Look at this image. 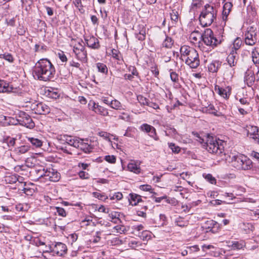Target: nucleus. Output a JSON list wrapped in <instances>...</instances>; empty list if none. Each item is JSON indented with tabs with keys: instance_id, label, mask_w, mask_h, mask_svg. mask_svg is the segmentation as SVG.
<instances>
[{
	"instance_id": "33",
	"label": "nucleus",
	"mask_w": 259,
	"mask_h": 259,
	"mask_svg": "<svg viewBox=\"0 0 259 259\" xmlns=\"http://www.w3.org/2000/svg\"><path fill=\"white\" fill-rule=\"evenodd\" d=\"M28 140L35 147H40L42 145L41 141L37 138H29Z\"/></svg>"
},
{
	"instance_id": "53",
	"label": "nucleus",
	"mask_w": 259,
	"mask_h": 259,
	"mask_svg": "<svg viewBox=\"0 0 259 259\" xmlns=\"http://www.w3.org/2000/svg\"><path fill=\"white\" fill-rule=\"evenodd\" d=\"M49 93L48 95L50 98H53V99H57L59 97V94L56 92H53L49 90H48Z\"/></svg>"
},
{
	"instance_id": "51",
	"label": "nucleus",
	"mask_w": 259,
	"mask_h": 259,
	"mask_svg": "<svg viewBox=\"0 0 259 259\" xmlns=\"http://www.w3.org/2000/svg\"><path fill=\"white\" fill-rule=\"evenodd\" d=\"M56 209L59 215L63 217L66 216V212L63 208L61 207H56Z\"/></svg>"
},
{
	"instance_id": "28",
	"label": "nucleus",
	"mask_w": 259,
	"mask_h": 259,
	"mask_svg": "<svg viewBox=\"0 0 259 259\" xmlns=\"http://www.w3.org/2000/svg\"><path fill=\"white\" fill-rule=\"evenodd\" d=\"M194 48L190 47L188 46H184L181 48L180 52L181 54V57H186L191 52V50H193Z\"/></svg>"
},
{
	"instance_id": "62",
	"label": "nucleus",
	"mask_w": 259,
	"mask_h": 259,
	"mask_svg": "<svg viewBox=\"0 0 259 259\" xmlns=\"http://www.w3.org/2000/svg\"><path fill=\"white\" fill-rule=\"evenodd\" d=\"M140 189L145 191H150L152 189V187L149 185H143L140 186Z\"/></svg>"
},
{
	"instance_id": "20",
	"label": "nucleus",
	"mask_w": 259,
	"mask_h": 259,
	"mask_svg": "<svg viewBox=\"0 0 259 259\" xmlns=\"http://www.w3.org/2000/svg\"><path fill=\"white\" fill-rule=\"evenodd\" d=\"M128 169L135 174H138L141 172L140 164H137L135 161H132L127 165Z\"/></svg>"
},
{
	"instance_id": "17",
	"label": "nucleus",
	"mask_w": 259,
	"mask_h": 259,
	"mask_svg": "<svg viewBox=\"0 0 259 259\" xmlns=\"http://www.w3.org/2000/svg\"><path fill=\"white\" fill-rule=\"evenodd\" d=\"M233 4L231 2H226L224 4L223 11V20L225 22L227 21L228 16L231 11Z\"/></svg>"
},
{
	"instance_id": "24",
	"label": "nucleus",
	"mask_w": 259,
	"mask_h": 259,
	"mask_svg": "<svg viewBox=\"0 0 259 259\" xmlns=\"http://www.w3.org/2000/svg\"><path fill=\"white\" fill-rule=\"evenodd\" d=\"M29 149L30 147L27 145H25L16 148L14 150V152L17 155H20L26 153Z\"/></svg>"
},
{
	"instance_id": "64",
	"label": "nucleus",
	"mask_w": 259,
	"mask_h": 259,
	"mask_svg": "<svg viewBox=\"0 0 259 259\" xmlns=\"http://www.w3.org/2000/svg\"><path fill=\"white\" fill-rule=\"evenodd\" d=\"M18 34L19 35H23L24 34V33H25V29L24 28V27L23 26H20L18 28H17V31Z\"/></svg>"
},
{
	"instance_id": "34",
	"label": "nucleus",
	"mask_w": 259,
	"mask_h": 259,
	"mask_svg": "<svg viewBox=\"0 0 259 259\" xmlns=\"http://www.w3.org/2000/svg\"><path fill=\"white\" fill-rule=\"evenodd\" d=\"M110 107L116 110H121L122 108L121 104L117 100H113L111 101Z\"/></svg>"
},
{
	"instance_id": "41",
	"label": "nucleus",
	"mask_w": 259,
	"mask_h": 259,
	"mask_svg": "<svg viewBox=\"0 0 259 259\" xmlns=\"http://www.w3.org/2000/svg\"><path fill=\"white\" fill-rule=\"evenodd\" d=\"M0 58H3L11 63L13 62L14 61L13 57L11 54L9 53L1 54Z\"/></svg>"
},
{
	"instance_id": "13",
	"label": "nucleus",
	"mask_w": 259,
	"mask_h": 259,
	"mask_svg": "<svg viewBox=\"0 0 259 259\" xmlns=\"http://www.w3.org/2000/svg\"><path fill=\"white\" fill-rule=\"evenodd\" d=\"M84 40L89 48L98 49L100 47L99 40L93 36L85 37Z\"/></svg>"
},
{
	"instance_id": "8",
	"label": "nucleus",
	"mask_w": 259,
	"mask_h": 259,
	"mask_svg": "<svg viewBox=\"0 0 259 259\" xmlns=\"http://www.w3.org/2000/svg\"><path fill=\"white\" fill-rule=\"evenodd\" d=\"M185 63L191 68H196L200 64V60L197 51L193 49L186 57Z\"/></svg>"
},
{
	"instance_id": "55",
	"label": "nucleus",
	"mask_w": 259,
	"mask_h": 259,
	"mask_svg": "<svg viewBox=\"0 0 259 259\" xmlns=\"http://www.w3.org/2000/svg\"><path fill=\"white\" fill-rule=\"evenodd\" d=\"M165 200L168 203H170V199L166 195L155 198V201L156 202H160L162 200Z\"/></svg>"
},
{
	"instance_id": "16",
	"label": "nucleus",
	"mask_w": 259,
	"mask_h": 259,
	"mask_svg": "<svg viewBox=\"0 0 259 259\" xmlns=\"http://www.w3.org/2000/svg\"><path fill=\"white\" fill-rule=\"evenodd\" d=\"M255 77L252 70L248 69L245 73L244 81L248 86L252 85L254 81Z\"/></svg>"
},
{
	"instance_id": "49",
	"label": "nucleus",
	"mask_w": 259,
	"mask_h": 259,
	"mask_svg": "<svg viewBox=\"0 0 259 259\" xmlns=\"http://www.w3.org/2000/svg\"><path fill=\"white\" fill-rule=\"evenodd\" d=\"M105 160L110 163H115L116 157L114 155H107L105 157Z\"/></svg>"
},
{
	"instance_id": "30",
	"label": "nucleus",
	"mask_w": 259,
	"mask_h": 259,
	"mask_svg": "<svg viewBox=\"0 0 259 259\" xmlns=\"http://www.w3.org/2000/svg\"><path fill=\"white\" fill-rule=\"evenodd\" d=\"M97 110H96V113L97 114H99L103 116H107L109 115V112L108 111L107 109L100 106L97 105L96 107Z\"/></svg>"
},
{
	"instance_id": "9",
	"label": "nucleus",
	"mask_w": 259,
	"mask_h": 259,
	"mask_svg": "<svg viewBox=\"0 0 259 259\" xmlns=\"http://www.w3.org/2000/svg\"><path fill=\"white\" fill-rule=\"evenodd\" d=\"M40 177H45L52 182H58L60 178V174L55 169L49 167L42 169V172L40 174Z\"/></svg>"
},
{
	"instance_id": "21",
	"label": "nucleus",
	"mask_w": 259,
	"mask_h": 259,
	"mask_svg": "<svg viewBox=\"0 0 259 259\" xmlns=\"http://www.w3.org/2000/svg\"><path fill=\"white\" fill-rule=\"evenodd\" d=\"M146 30L143 25H139L138 32L136 33V38L139 40H144L146 38Z\"/></svg>"
},
{
	"instance_id": "61",
	"label": "nucleus",
	"mask_w": 259,
	"mask_h": 259,
	"mask_svg": "<svg viewBox=\"0 0 259 259\" xmlns=\"http://www.w3.org/2000/svg\"><path fill=\"white\" fill-rule=\"evenodd\" d=\"M196 34L200 35H201L199 33L198 31L195 30L191 33L190 36V38H191L192 39H193L195 41H196L197 40V38L196 35Z\"/></svg>"
},
{
	"instance_id": "50",
	"label": "nucleus",
	"mask_w": 259,
	"mask_h": 259,
	"mask_svg": "<svg viewBox=\"0 0 259 259\" xmlns=\"http://www.w3.org/2000/svg\"><path fill=\"white\" fill-rule=\"evenodd\" d=\"M170 77L171 80L174 82H177L179 80V75L175 72H171L170 73Z\"/></svg>"
},
{
	"instance_id": "45",
	"label": "nucleus",
	"mask_w": 259,
	"mask_h": 259,
	"mask_svg": "<svg viewBox=\"0 0 259 259\" xmlns=\"http://www.w3.org/2000/svg\"><path fill=\"white\" fill-rule=\"evenodd\" d=\"M152 126L146 123H144L141 126L140 128L142 131L149 134V132H150V130H151V129L152 128Z\"/></svg>"
},
{
	"instance_id": "48",
	"label": "nucleus",
	"mask_w": 259,
	"mask_h": 259,
	"mask_svg": "<svg viewBox=\"0 0 259 259\" xmlns=\"http://www.w3.org/2000/svg\"><path fill=\"white\" fill-rule=\"evenodd\" d=\"M93 195L94 197L97 198L99 199L102 200H106V199L108 198V197L107 196H105L104 194L99 193L97 192H93Z\"/></svg>"
},
{
	"instance_id": "15",
	"label": "nucleus",
	"mask_w": 259,
	"mask_h": 259,
	"mask_svg": "<svg viewBox=\"0 0 259 259\" xmlns=\"http://www.w3.org/2000/svg\"><path fill=\"white\" fill-rule=\"evenodd\" d=\"M238 56L236 51L232 50L227 58V62L230 67L235 66L237 62Z\"/></svg>"
},
{
	"instance_id": "14",
	"label": "nucleus",
	"mask_w": 259,
	"mask_h": 259,
	"mask_svg": "<svg viewBox=\"0 0 259 259\" xmlns=\"http://www.w3.org/2000/svg\"><path fill=\"white\" fill-rule=\"evenodd\" d=\"M247 136L254 140L259 134V127L256 126L249 125L247 126Z\"/></svg>"
},
{
	"instance_id": "38",
	"label": "nucleus",
	"mask_w": 259,
	"mask_h": 259,
	"mask_svg": "<svg viewBox=\"0 0 259 259\" xmlns=\"http://www.w3.org/2000/svg\"><path fill=\"white\" fill-rule=\"evenodd\" d=\"M168 147L172 150V151L175 153H179L181 151V148L180 147L176 145L174 143H168Z\"/></svg>"
},
{
	"instance_id": "18",
	"label": "nucleus",
	"mask_w": 259,
	"mask_h": 259,
	"mask_svg": "<svg viewBox=\"0 0 259 259\" xmlns=\"http://www.w3.org/2000/svg\"><path fill=\"white\" fill-rule=\"evenodd\" d=\"M128 201L132 205H137L139 203L142 201L141 196L135 193H130Z\"/></svg>"
},
{
	"instance_id": "32",
	"label": "nucleus",
	"mask_w": 259,
	"mask_h": 259,
	"mask_svg": "<svg viewBox=\"0 0 259 259\" xmlns=\"http://www.w3.org/2000/svg\"><path fill=\"white\" fill-rule=\"evenodd\" d=\"M252 59L254 64H259V53L254 49L251 52Z\"/></svg>"
},
{
	"instance_id": "54",
	"label": "nucleus",
	"mask_w": 259,
	"mask_h": 259,
	"mask_svg": "<svg viewBox=\"0 0 259 259\" xmlns=\"http://www.w3.org/2000/svg\"><path fill=\"white\" fill-rule=\"evenodd\" d=\"M111 55H112V56L113 57V58H114L118 60H120V58L119 56V52L118 50L113 49L111 50Z\"/></svg>"
},
{
	"instance_id": "31",
	"label": "nucleus",
	"mask_w": 259,
	"mask_h": 259,
	"mask_svg": "<svg viewBox=\"0 0 259 259\" xmlns=\"http://www.w3.org/2000/svg\"><path fill=\"white\" fill-rule=\"evenodd\" d=\"M96 67L98 69V71L103 74H106L108 72V68L107 66L104 63H97L96 64Z\"/></svg>"
},
{
	"instance_id": "5",
	"label": "nucleus",
	"mask_w": 259,
	"mask_h": 259,
	"mask_svg": "<svg viewBox=\"0 0 259 259\" xmlns=\"http://www.w3.org/2000/svg\"><path fill=\"white\" fill-rule=\"evenodd\" d=\"M201 38L204 44L207 46L214 48L221 44V39L217 38L213 31L209 28H207L204 32L201 35Z\"/></svg>"
},
{
	"instance_id": "25",
	"label": "nucleus",
	"mask_w": 259,
	"mask_h": 259,
	"mask_svg": "<svg viewBox=\"0 0 259 259\" xmlns=\"http://www.w3.org/2000/svg\"><path fill=\"white\" fill-rule=\"evenodd\" d=\"M245 41L246 45L252 46L255 44L256 39L251 33L248 32L245 34Z\"/></svg>"
},
{
	"instance_id": "52",
	"label": "nucleus",
	"mask_w": 259,
	"mask_h": 259,
	"mask_svg": "<svg viewBox=\"0 0 259 259\" xmlns=\"http://www.w3.org/2000/svg\"><path fill=\"white\" fill-rule=\"evenodd\" d=\"M171 20L172 21H174L177 22L178 20V13L175 10H172L171 12L170 13Z\"/></svg>"
},
{
	"instance_id": "46",
	"label": "nucleus",
	"mask_w": 259,
	"mask_h": 259,
	"mask_svg": "<svg viewBox=\"0 0 259 259\" xmlns=\"http://www.w3.org/2000/svg\"><path fill=\"white\" fill-rule=\"evenodd\" d=\"M205 179L209 182L210 183L212 184H214L216 183V179L214 177H213L211 174H207L205 176Z\"/></svg>"
},
{
	"instance_id": "1",
	"label": "nucleus",
	"mask_w": 259,
	"mask_h": 259,
	"mask_svg": "<svg viewBox=\"0 0 259 259\" xmlns=\"http://www.w3.org/2000/svg\"><path fill=\"white\" fill-rule=\"evenodd\" d=\"M56 70L50 61L41 59L33 67V74L38 80L44 81L53 80L55 78Z\"/></svg>"
},
{
	"instance_id": "37",
	"label": "nucleus",
	"mask_w": 259,
	"mask_h": 259,
	"mask_svg": "<svg viewBox=\"0 0 259 259\" xmlns=\"http://www.w3.org/2000/svg\"><path fill=\"white\" fill-rule=\"evenodd\" d=\"M175 223L176 224V225L181 227H184L185 226H187V222H185L183 220V219L181 217L177 218L175 220Z\"/></svg>"
},
{
	"instance_id": "40",
	"label": "nucleus",
	"mask_w": 259,
	"mask_h": 259,
	"mask_svg": "<svg viewBox=\"0 0 259 259\" xmlns=\"http://www.w3.org/2000/svg\"><path fill=\"white\" fill-rule=\"evenodd\" d=\"M5 180L8 183L14 184L15 183L18 181V179L16 176L12 175L7 176L6 177Z\"/></svg>"
},
{
	"instance_id": "23",
	"label": "nucleus",
	"mask_w": 259,
	"mask_h": 259,
	"mask_svg": "<svg viewBox=\"0 0 259 259\" xmlns=\"http://www.w3.org/2000/svg\"><path fill=\"white\" fill-rule=\"evenodd\" d=\"M214 90L215 92H217L222 97H223L224 98L228 99L230 95V91L229 90V91H227L226 90L220 88L218 85H215L214 88Z\"/></svg>"
},
{
	"instance_id": "6",
	"label": "nucleus",
	"mask_w": 259,
	"mask_h": 259,
	"mask_svg": "<svg viewBox=\"0 0 259 259\" xmlns=\"http://www.w3.org/2000/svg\"><path fill=\"white\" fill-rule=\"evenodd\" d=\"M13 124L15 125L20 124L30 129L35 126V123L31 117L24 111L19 112L16 122H13Z\"/></svg>"
},
{
	"instance_id": "56",
	"label": "nucleus",
	"mask_w": 259,
	"mask_h": 259,
	"mask_svg": "<svg viewBox=\"0 0 259 259\" xmlns=\"http://www.w3.org/2000/svg\"><path fill=\"white\" fill-rule=\"evenodd\" d=\"M97 105L98 104H97L94 101H90V103L88 104L89 109L93 111H94L95 112L96 110H97L96 107Z\"/></svg>"
},
{
	"instance_id": "26",
	"label": "nucleus",
	"mask_w": 259,
	"mask_h": 259,
	"mask_svg": "<svg viewBox=\"0 0 259 259\" xmlns=\"http://www.w3.org/2000/svg\"><path fill=\"white\" fill-rule=\"evenodd\" d=\"M80 138H72L71 136H68L66 138L65 142L66 143H67L68 145L73 146L75 148H77L78 147V140H79Z\"/></svg>"
},
{
	"instance_id": "4",
	"label": "nucleus",
	"mask_w": 259,
	"mask_h": 259,
	"mask_svg": "<svg viewBox=\"0 0 259 259\" xmlns=\"http://www.w3.org/2000/svg\"><path fill=\"white\" fill-rule=\"evenodd\" d=\"M232 162L234 167L237 169L246 170L252 167V161L244 155L233 156Z\"/></svg>"
},
{
	"instance_id": "29",
	"label": "nucleus",
	"mask_w": 259,
	"mask_h": 259,
	"mask_svg": "<svg viewBox=\"0 0 259 259\" xmlns=\"http://www.w3.org/2000/svg\"><path fill=\"white\" fill-rule=\"evenodd\" d=\"M173 44L174 40L172 39L170 37L166 35V37L163 41L162 45L163 47L169 49L172 47Z\"/></svg>"
},
{
	"instance_id": "43",
	"label": "nucleus",
	"mask_w": 259,
	"mask_h": 259,
	"mask_svg": "<svg viewBox=\"0 0 259 259\" xmlns=\"http://www.w3.org/2000/svg\"><path fill=\"white\" fill-rule=\"evenodd\" d=\"M148 207L146 205L142 206V209H144V211H141L139 209L137 210V214L138 216L142 217L143 218H146V210Z\"/></svg>"
},
{
	"instance_id": "22",
	"label": "nucleus",
	"mask_w": 259,
	"mask_h": 259,
	"mask_svg": "<svg viewBox=\"0 0 259 259\" xmlns=\"http://www.w3.org/2000/svg\"><path fill=\"white\" fill-rule=\"evenodd\" d=\"M222 62L220 61H213L208 66V69L209 71L214 73L217 72L218 69L221 66Z\"/></svg>"
},
{
	"instance_id": "42",
	"label": "nucleus",
	"mask_w": 259,
	"mask_h": 259,
	"mask_svg": "<svg viewBox=\"0 0 259 259\" xmlns=\"http://www.w3.org/2000/svg\"><path fill=\"white\" fill-rule=\"evenodd\" d=\"M34 0H21L22 6L25 7V9L28 11V7L30 8V7L32 5Z\"/></svg>"
},
{
	"instance_id": "57",
	"label": "nucleus",
	"mask_w": 259,
	"mask_h": 259,
	"mask_svg": "<svg viewBox=\"0 0 259 259\" xmlns=\"http://www.w3.org/2000/svg\"><path fill=\"white\" fill-rule=\"evenodd\" d=\"M129 70L130 72H131V73L133 76L135 75V76H138L139 73L135 67L130 66L129 67Z\"/></svg>"
},
{
	"instance_id": "11",
	"label": "nucleus",
	"mask_w": 259,
	"mask_h": 259,
	"mask_svg": "<svg viewBox=\"0 0 259 259\" xmlns=\"http://www.w3.org/2000/svg\"><path fill=\"white\" fill-rule=\"evenodd\" d=\"M31 108L36 114H47L49 113L51 111L48 105L41 102L32 105Z\"/></svg>"
},
{
	"instance_id": "12",
	"label": "nucleus",
	"mask_w": 259,
	"mask_h": 259,
	"mask_svg": "<svg viewBox=\"0 0 259 259\" xmlns=\"http://www.w3.org/2000/svg\"><path fill=\"white\" fill-rule=\"evenodd\" d=\"M78 141V147L76 148L80 149L85 153H90L92 152L93 146L89 144L88 142V139H79Z\"/></svg>"
},
{
	"instance_id": "63",
	"label": "nucleus",
	"mask_w": 259,
	"mask_h": 259,
	"mask_svg": "<svg viewBox=\"0 0 259 259\" xmlns=\"http://www.w3.org/2000/svg\"><path fill=\"white\" fill-rule=\"evenodd\" d=\"M151 72L155 77L159 75V70L156 66L151 67Z\"/></svg>"
},
{
	"instance_id": "44",
	"label": "nucleus",
	"mask_w": 259,
	"mask_h": 259,
	"mask_svg": "<svg viewBox=\"0 0 259 259\" xmlns=\"http://www.w3.org/2000/svg\"><path fill=\"white\" fill-rule=\"evenodd\" d=\"M109 197L111 200L116 199L117 200H120L122 198L123 195L121 192H116L114 193L112 195H110Z\"/></svg>"
},
{
	"instance_id": "59",
	"label": "nucleus",
	"mask_w": 259,
	"mask_h": 259,
	"mask_svg": "<svg viewBox=\"0 0 259 259\" xmlns=\"http://www.w3.org/2000/svg\"><path fill=\"white\" fill-rule=\"evenodd\" d=\"M114 229L116 230L117 232L120 233L124 232L125 230L124 227L122 226H116L114 227Z\"/></svg>"
},
{
	"instance_id": "47",
	"label": "nucleus",
	"mask_w": 259,
	"mask_h": 259,
	"mask_svg": "<svg viewBox=\"0 0 259 259\" xmlns=\"http://www.w3.org/2000/svg\"><path fill=\"white\" fill-rule=\"evenodd\" d=\"M148 134L150 137L154 139L155 141L159 140V138L156 135V130L153 126Z\"/></svg>"
},
{
	"instance_id": "39",
	"label": "nucleus",
	"mask_w": 259,
	"mask_h": 259,
	"mask_svg": "<svg viewBox=\"0 0 259 259\" xmlns=\"http://www.w3.org/2000/svg\"><path fill=\"white\" fill-rule=\"evenodd\" d=\"M241 44L242 40L240 38L237 37L234 40L233 42V49H234V50H235V51L236 52V51L240 48V47L241 46Z\"/></svg>"
},
{
	"instance_id": "60",
	"label": "nucleus",
	"mask_w": 259,
	"mask_h": 259,
	"mask_svg": "<svg viewBox=\"0 0 259 259\" xmlns=\"http://www.w3.org/2000/svg\"><path fill=\"white\" fill-rule=\"evenodd\" d=\"M78 175L79 177L82 179H87L89 178V174L85 171H80Z\"/></svg>"
},
{
	"instance_id": "3",
	"label": "nucleus",
	"mask_w": 259,
	"mask_h": 259,
	"mask_svg": "<svg viewBox=\"0 0 259 259\" xmlns=\"http://www.w3.org/2000/svg\"><path fill=\"white\" fill-rule=\"evenodd\" d=\"M217 11L213 7L209 5H206L202 11L199 21L201 25L206 27L210 25L216 18Z\"/></svg>"
},
{
	"instance_id": "7",
	"label": "nucleus",
	"mask_w": 259,
	"mask_h": 259,
	"mask_svg": "<svg viewBox=\"0 0 259 259\" xmlns=\"http://www.w3.org/2000/svg\"><path fill=\"white\" fill-rule=\"evenodd\" d=\"M49 250H45L43 253H52L53 255L62 256L67 253L66 245L62 242H57L55 245H49Z\"/></svg>"
},
{
	"instance_id": "10",
	"label": "nucleus",
	"mask_w": 259,
	"mask_h": 259,
	"mask_svg": "<svg viewBox=\"0 0 259 259\" xmlns=\"http://www.w3.org/2000/svg\"><path fill=\"white\" fill-rule=\"evenodd\" d=\"M73 52L75 54L78 60L83 62H87V53L84 46L78 42L74 46Z\"/></svg>"
},
{
	"instance_id": "35",
	"label": "nucleus",
	"mask_w": 259,
	"mask_h": 259,
	"mask_svg": "<svg viewBox=\"0 0 259 259\" xmlns=\"http://www.w3.org/2000/svg\"><path fill=\"white\" fill-rule=\"evenodd\" d=\"M139 236L141 239H142L144 241L148 240L151 237L150 232L146 230L143 231L141 233H139Z\"/></svg>"
},
{
	"instance_id": "27",
	"label": "nucleus",
	"mask_w": 259,
	"mask_h": 259,
	"mask_svg": "<svg viewBox=\"0 0 259 259\" xmlns=\"http://www.w3.org/2000/svg\"><path fill=\"white\" fill-rule=\"evenodd\" d=\"M232 244L230 246L232 249H241L245 246V243L243 241H232Z\"/></svg>"
},
{
	"instance_id": "58",
	"label": "nucleus",
	"mask_w": 259,
	"mask_h": 259,
	"mask_svg": "<svg viewBox=\"0 0 259 259\" xmlns=\"http://www.w3.org/2000/svg\"><path fill=\"white\" fill-rule=\"evenodd\" d=\"M16 139L14 138H10L7 140V144L9 147L14 146L15 144Z\"/></svg>"
},
{
	"instance_id": "36",
	"label": "nucleus",
	"mask_w": 259,
	"mask_h": 259,
	"mask_svg": "<svg viewBox=\"0 0 259 259\" xmlns=\"http://www.w3.org/2000/svg\"><path fill=\"white\" fill-rule=\"evenodd\" d=\"M137 100L141 105L148 106L149 103V100L143 96L139 95L137 96Z\"/></svg>"
},
{
	"instance_id": "19",
	"label": "nucleus",
	"mask_w": 259,
	"mask_h": 259,
	"mask_svg": "<svg viewBox=\"0 0 259 259\" xmlns=\"http://www.w3.org/2000/svg\"><path fill=\"white\" fill-rule=\"evenodd\" d=\"M13 88L4 80L0 79V93H9L12 92Z\"/></svg>"
},
{
	"instance_id": "2",
	"label": "nucleus",
	"mask_w": 259,
	"mask_h": 259,
	"mask_svg": "<svg viewBox=\"0 0 259 259\" xmlns=\"http://www.w3.org/2000/svg\"><path fill=\"white\" fill-rule=\"evenodd\" d=\"M192 134L197 138L196 140L198 142L203 144V147L210 153L214 154L221 157L225 155L224 153L225 142L223 141L217 139L215 137L208 136L206 141L204 142V140L198 133L193 132Z\"/></svg>"
}]
</instances>
